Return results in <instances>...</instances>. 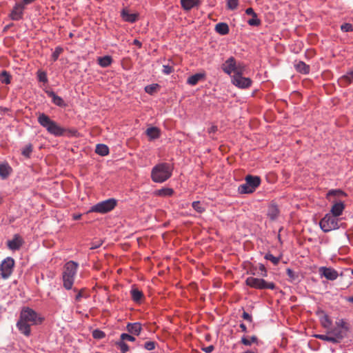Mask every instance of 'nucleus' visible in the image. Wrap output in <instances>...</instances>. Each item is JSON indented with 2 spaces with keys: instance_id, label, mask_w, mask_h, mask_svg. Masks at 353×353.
I'll return each mask as SVG.
<instances>
[{
  "instance_id": "1",
  "label": "nucleus",
  "mask_w": 353,
  "mask_h": 353,
  "mask_svg": "<svg viewBox=\"0 0 353 353\" xmlns=\"http://www.w3.org/2000/svg\"><path fill=\"white\" fill-rule=\"evenodd\" d=\"M42 321L43 318L34 310L30 307H23L21 311L17 327L21 334L29 336L31 334L30 327L40 324Z\"/></svg>"
},
{
  "instance_id": "2",
  "label": "nucleus",
  "mask_w": 353,
  "mask_h": 353,
  "mask_svg": "<svg viewBox=\"0 0 353 353\" xmlns=\"http://www.w3.org/2000/svg\"><path fill=\"white\" fill-rule=\"evenodd\" d=\"M38 123L44 128L47 132L55 137L68 136L76 137L77 130L72 129H66L61 127L57 122L52 120L50 117L44 114L41 113L37 118Z\"/></svg>"
},
{
  "instance_id": "3",
  "label": "nucleus",
  "mask_w": 353,
  "mask_h": 353,
  "mask_svg": "<svg viewBox=\"0 0 353 353\" xmlns=\"http://www.w3.org/2000/svg\"><path fill=\"white\" fill-rule=\"evenodd\" d=\"M79 264L73 261L67 262L62 273L63 285L65 290H71L77 274Z\"/></svg>"
},
{
  "instance_id": "4",
  "label": "nucleus",
  "mask_w": 353,
  "mask_h": 353,
  "mask_svg": "<svg viewBox=\"0 0 353 353\" xmlns=\"http://www.w3.org/2000/svg\"><path fill=\"white\" fill-rule=\"evenodd\" d=\"M172 169L170 164L161 163L156 165L152 170L151 178L155 183H163L172 175Z\"/></svg>"
},
{
  "instance_id": "5",
  "label": "nucleus",
  "mask_w": 353,
  "mask_h": 353,
  "mask_svg": "<svg viewBox=\"0 0 353 353\" xmlns=\"http://www.w3.org/2000/svg\"><path fill=\"white\" fill-rule=\"evenodd\" d=\"M245 183L239 186L238 190L241 194H250L255 191L261 183L258 176L248 175L245 178Z\"/></svg>"
},
{
  "instance_id": "6",
  "label": "nucleus",
  "mask_w": 353,
  "mask_h": 353,
  "mask_svg": "<svg viewBox=\"0 0 353 353\" xmlns=\"http://www.w3.org/2000/svg\"><path fill=\"white\" fill-rule=\"evenodd\" d=\"M221 69L227 74L230 75L232 73L236 74L244 72L245 65L241 63H236L235 59L230 57L222 64Z\"/></svg>"
},
{
  "instance_id": "7",
  "label": "nucleus",
  "mask_w": 353,
  "mask_h": 353,
  "mask_svg": "<svg viewBox=\"0 0 353 353\" xmlns=\"http://www.w3.org/2000/svg\"><path fill=\"white\" fill-rule=\"evenodd\" d=\"M320 228L324 232H329L339 228V219L328 213L321 219L319 223Z\"/></svg>"
},
{
  "instance_id": "8",
  "label": "nucleus",
  "mask_w": 353,
  "mask_h": 353,
  "mask_svg": "<svg viewBox=\"0 0 353 353\" xmlns=\"http://www.w3.org/2000/svg\"><path fill=\"white\" fill-rule=\"evenodd\" d=\"M247 285L259 290L270 289L274 290L276 285L272 282H267L263 279H258L252 276L248 277L245 280Z\"/></svg>"
},
{
  "instance_id": "9",
  "label": "nucleus",
  "mask_w": 353,
  "mask_h": 353,
  "mask_svg": "<svg viewBox=\"0 0 353 353\" xmlns=\"http://www.w3.org/2000/svg\"><path fill=\"white\" fill-rule=\"evenodd\" d=\"M117 205V201L114 199L99 202L91 208L90 212H95L101 214L107 213L112 210Z\"/></svg>"
},
{
  "instance_id": "10",
  "label": "nucleus",
  "mask_w": 353,
  "mask_h": 353,
  "mask_svg": "<svg viewBox=\"0 0 353 353\" xmlns=\"http://www.w3.org/2000/svg\"><path fill=\"white\" fill-rule=\"evenodd\" d=\"M14 265V261L11 257H7L2 261L0 265V271L1 276L3 279H7L10 276L13 271Z\"/></svg>"
},
{
  "instance_id": "11",
  "label": "nucleus",
  "mask_w": 353,
  "mask_h": 353,
  "mask_svg": "<svg viewBox=\"0 0 353 353\" xmlns=\"http://www.w3.org/2000/svg\"><path fill=\"white\" fill-rule=\"evenodd\" d=\"M243 72L233 74L232 76V83L239 88L245 89L251 86L252 80L250 78L243 77Z\"/></svg>"
},
{
  "instance_id": "12",
  "label": "nucleus",
  "mask_w": 353,
  "mask_h": 353,
  "mask_svg": "<svg viewBox=\"0 0 353 353\" xmlns=\"http://www.w3.org/2000/svg\"><path fill=\"white\" fill-rule=\"evenodd\" d=\"M24 9L25 7L23 3H16L10 14V19L14 21L21 19L23 18Z\"/></svg>"
},
{
  "instance_id": "13",
  "label": "nucleus",
  "mask_w": 353,
  "mask_h": 353,
  "mask_svg": "<svg viewBox=\"0 0 353 353\" xmlns=\"http://www.w3.org/2000/svg\"><path fill=\"white\" fill-rule=\"evenodd\" d=\"M319 274L321 276H324L330 281H334L338 277L337 271L330 268L321 267L319 268Z\"/></svg>"
},
{
  "instance_id": "14",
  "label": "nucleus",
  "mask_w": 353,
  "mask_h": 353,
  "mask_svg": "<svg viewBox=\"0 0 353 353\" xmlns=\"http://www.w3.org/2000/svg\"><path fill=\"white\" fill-rule=\"evenodd\" d=\"M332 203H333V205L330 210V214L337 218L338 216L342 214L345 209V205L343 202L340 201H332Z\"/></svg>"
},
{
  "instance_id": "15",
  "label": "nucleus",
  "mask_w": 353,
  "mask_h": 353,
  "mask_svg": "<svg viewBox=\"0 0 353 353\" xmlns=\"http://www.w3.org/2000/svg\"><path fill=\"white\" fill-rule=\"evenodd\" d=\"M23 243V239L18 234H15L12 240H10L7 242L8 247L11 250H19Z\"/></svg>"
},
{
  "instance_id": "16",
  "label": "nucleus",
  "mask_w": 353,
  "mask_h": 353,
  "mask_svg": "<svg viewBox=\"0 0 353 353\" xmlns=\"http://www.w3.org/2000/svg\"><path fill=\"white\" fill-rule=\"evenodd\" d=\"M329 333L333 336L334 339L337 340V343H340L347 336V332L344 330L336 327L329 330Z\"/></svg>"
},
{
  "instance_id": "17",
  "label": "nucleus",
  "mask_w": 353,
  "mask_h": 353,
  "mask_svg": "<svg viewBox=\"0 0 353 353\" xmlns=\"http://www.w3.org/2000/svg\"><path fill=\"white\" fill-rule=\"evenodd\" d=\"M353 83V70L347 72L339 79V83L341 87H346Z\"/></svg>"
},
{
  "instance_id": "18",
  "label": "nucleus",
  "mask_w": 353,
  "mask_h": 353,
  "mask_svg": "<svg viewBox=\"0 0 353 353\" xmlns=\"http://www.w3.org/2000/svg\"><path fill=\"white\" fill-rule=\"evenodd\" d=\"M345 196H346L345 193L341 190H331L327 193L326 198L332 202V201H337L336 198Z\"/></svg>"
},
{
  "instance_id": "19",
  "label": "nucleus",
  "mask_w": 353,
  "mask_h": 353,
  "mask_svg": "<svg viewBox=\"0 0 353 353\" xmlns=\"http://www.w3.org/2000/svg\"><path fill=\"white\" fill-rule=\"evenodd\" d=\"M126 329L130 334L138 336L140 334L142 327L141 323H129L126 326Z\"/></svg>"
},
{
  "instance_id": "20",
  "label": "nucleus",
  "mask_w": 353,
  "mask_h": 353,
  "mask_svg": "<svg viewBox=\"0 0 353 353\" xmlns=\"http://www.w3.org/2000/svg\"><path fill=\"white\" fill-rule=\"evenodd\" d=\"M47 94L52 99V103L56 105L59 107H65L66 105L63 99L61 97L57 95L54 92H47Z\"/></svg>"
},
{
  "instance_id": "21",
  "label": "nucleus",
  "mask_w": 353,
  "mask_h": 353,
  "mask_svg": "<svg viewBox=\"0 0 353 353\" xmlns=\"http://www.w3.org/2000/svg\"><path fill=\"white\" fill-rule=\"evenodd\" d=\"M123 19L130 23H134L137 20V14L130 13L127 9H123L121 13Z\"/></svg>"
},
{
  "instance_id": "22",
  "label": "nucleus",
  "mask_w": 353,
  "mask_h": 353,
  "mask_svg": "<svg viewBox=\"0 0 353 353\" xmlns=\"http://www.w3.org/2000/svg\"><path fill=\"white\" fill-rule=\"evenodd\" d=\"M130 294L132 299L136 303L141 302L144 297L142 291L139 290L137 288H132L130 290Z\"/></svg>"
},
{
  "instance_id": "23",
  "label": "nucleus",
  "mask_w": 353,
  "mask_h": 353,
  "mask_svg": "<svg viewBox=\"0 0 353 353\" xmlns=\"http://www.w3.org/2000/svg\"><path fill=\"white\" fill-rule=\"evenodd\" d=\"M214 30L221 35L228 34L230 30L228 25L225 23H219L216 24Z\"/></svg>"
},
{
  "instance_id": "24",
  "label": "nucleus",
  "mask_w": 353,
  "mask_h": 353,
  "mask_svg": "<svg viewBox=\"0 0 353 353\" xmlns=\"http://www.w3.org/2000/svg\"><path fill=\"white\" fill-rule=\"evenodd\" d=\"M73 291L76 292L74 297L76 302H80L82 298L87 299L90 296V294L88 292L85 288H82L80 290H77V288H74Z\"/></svg>"
},
{
  "instance_id": "25",
  "label": "nucleus",
  "mask_w": 353,
  "mask_h": 353,
  "mask_svg": "<svg viewBox=\"0 0 353 353\" xmlns=\"http://www.w3.org/2000/svg\"><path fill=\"white\" fill-rule=\"evenodd\" d=\"M199 3V0H181V4L184 10H190L192 8L196 6Z\"/></svg>"
},
{
  "instance_id": "26",
  "label": "nucleus",
  "mask_w": 353,
  "mask_h": 353,
  "mask_svg": "<svg viewBox=\"0 0 353 353\" xmlns=\"http://www.w3.org/2000/svg\"><path fill=\"white\" fill-rule=\"evenodd\" d=\"M279 210L277 206L274 204H271L268 208V215L272 219L274 220L277 218Z\"/></svg>"
},
{
  "instance_id": "27",
  "label": "nucleus",
  "mask_w": 353,
  "mask_h": 353,
  "mask_svg": "<svg viewBox=\"0 0 353 353\" xmlns=\"http://www.w3.org/2000/svg\"><path fill=\"white\" fill-rule=\"evenodd\" d=\"M98 63L103 68L108 67L112 62V59L110 56H104L99 57L97 59Z\"/></svg>"
},
{
  "instance_id": "28",
  "label": "nucleus",
  "mask_w": 353,
  "mask_h": 353,
  "mask_svg": "<svg viewBox=\"0 0 353 353\" xmlns=\"http://www.w3.org/2000/svg\"><path fill=\"white\" fill-rule=\"evenodd\" d=\"M146 134L150 139H157L160 135V130L158 128L151 127L147 129Z\"/></svg>"
},
{
  "instance_id": "29",
  "label": "nucleus",
  "mask_w": 353,
  "mask_h": 353,
  "mask_svg": "<svg viewBox=\"0 0 353 353\" xmlns=\"http://www.w3.org/2000/svg\"><path fill=\"white\" fill-rule=\"evenodd\" d=\"M294 66L297 71L303 74H307L310 72L309 65H306L303 61H299L294 64Z\"/></svg>"
},
{
  "instance_id": "30",
  "label": "nucleus",
  "mask_w": 353,
  "mask_h": 353,
  "mask_svg": "<svg viewBox=\"0 0 353 353\" xmlns=\"http://www.w3.org/2000/svg\"><path fill=\"white\" fill-rule=\"evenodd\" d=\"M95 152L101 156H106L109 153V148L104 144H97Z\"/></svg>"
},
{
  "instance_id": "31",
  "label": "nucleus",
  "mask_w": 353,
  "mask_h": 353,
  "mask_svg": "<svg viewBox=\"0 0 353 353\" xmlns=\"http://www.w3.org/2000/svg\"><path fill=\"white\" fill-rule=\"evenodd\" d=\"M315 337L316 339H321L323 341H326L330 342L332 343H334V344L337 343V340L334 339L333 336H332V334H330L329 331H327L326 334H316V335H315Z\"/></svg>"
},
{
  "instance_id": "32",
  "label": "nucleus",
  "mask_w": 353,
  "mask_h": 353,
  "mask_svg": "<svg viewBox=\"0 0 353 353\" xmlns=\"http://www.w3.org/2000/svg\"><path fill=\"white\" fill-rule=\"evenodd\" d=\"M204 77V75L200 73L195 74L194 75L190 76L188 80L187 83L191 85H195L202 78Z\"/></svg>"
},
{
  "instance_id": "33",
  "label": "nucleus",
  "mask_w": 353,
  "mask_h": 353,
  "mask_svg": "<svg viewBox=\"0 0 353 353\" xmlns=\"http://www.w3.org/2000/svg\"><path fill=\"white\" fill-rule=\"evenodd\" d=\"M11 168L8 164L0 165V176L2 179L7 178L10 173Z\"/></svg>"
},
{
  "instance_id": "34",
  "label": "nucleus",
  "mask_w": 353,
  "mask_h": 353,
  "mask_svg": "<svg viewBox=\"0 0 353 353\" xmlns=\"http://www.w3.org/2000/svg\"><path fill=\"white\" fill-rule=\"evenodd\" d=\"M192 206L193 209L199 213H202L205 210L204 204L199 201H194L192 203Z\"/></svg>"
},
{
  "instance_id": "35",
  "label": "nucleus",
  "mask_w": 353,
  "mask_h": 353,
  "mask_svg": "<svg viewBox=\"0 0 353 353\" xmlns=\"http://www.w3.org/2000/svg\"><path fill=\"white\" fill-rule=\"evenodd\" d=\"M336 327L339 328L341 330H344L345 332L347 333L349 330L348 325L343 319H339L338 321H336Z\"/></svg>"
},
{
  "instance_id": "36",
  "label": "nucleus",
  "mask_w": 353,
  "mask_h": 353,
  "mask_svg": "<svg viewBox=\"0 0 353 353\" xmlns=\"http://www.w3.org/2000/svg\"><path fill=\"white\" fill-rule=\"evenodd\" d=\"M0 81L6 84L10 83V76L6 71H3L0 74Z\"/></svg>"
},
{
  "instance_id": "37",
  "label": "nucleus",
  "mask_w": 353,
  "mask_h": 353,
  "mask_svg": "<svg viewBox=\"0 0 353 353\" xmlns=\"http://www.w3.org/2000/svg\"><path fill=\"white\" fill-rule=\"evenodd\" d=\"M287 275L289 277V280L291 282L296 281L298 279V274H296L292 270L288 268L286 270Z\"/></svg>"
},
{
  "instance_id": "38",
  "label": "nucleus",
  "mask_w": 353,
  "mask_h": 353,
  "mask_svg": "<svg viewBox=\"0 0 353 353\" xmlns=\"http://www.w3.org/2000/svg\"><path fill=\"white\" fill-rule=\"evenodd\" d=\"M256 341L257 337L256 336H251L250 339L245 337L241 339V343L245 345H250L252 343H256Z\"/></svg>"
},
{
  "instance_id": "39",
  "label": "nucleus",
  "mask_w": 353,
  "mask_h": 353,
  "mask_svg": "<svg viewBox=\"0 0 353 353\" xmlns=\"http://www.w3.org/2000/svg\"><path fill=\"white\" fill-rule=\"evenodd\" d=\"M265 259L268 261H270L274 265H277L280 261L279 258L273 256L270 253L266 254L265 256Z\"/></svg>"
},
{
  "instance_id": "40",
  "label": "nucleus",
  "mask_w": 353,
  "mask_h": 353,
  "mask_svg": "<svg viewBox=\"0 0 353 353\" xmlns=\"http://www.w3.org/2000/svg\"><path fill=\"white\" fill-rule=\"evenodd\" d=\"M122 353H125L129 350L128 345L122 340L117 343Z\"/></svg>"
},
{
  "instance_id": "41",
  "label": "nucleus",
  "mask_w": 353,
  "mask_h": 353,
  "mask_svg": "<svg viewBox=\"0 0 353 353\" xmlns=\"http://www.w3.org/2000/svg\"><path fill=\"white\" fill-rule=\"evenodd\" d=\"M63 48L58 46L55 48L54 52L52 54V59L53 61H55L58 59L59 55L62 53Z\"/></svg>"
},
{
  "instance_id": "42",
  "label": "nucleus",
  "mask_w": 353,
  "mask_h": 353,
  "mask_svg": "<svg viewBox=\"0 0 353 353\" xmlns=\"http://www.w3.org/2000/svg\"><path fill=\"white\" fill-rule=\"evenodd\" d=\"M239 5L238 0H227V7L230 10H235Z\"/></svg>"
},
{
  "instance_id": "43",
  "label": "nucleus",
  "mask_w": 353,
  "mask_h": 353,
  "mask_svg": "<svg viewBox=\"0 0 353 353\" xmlns=\"http://www.w3.org/2000/svg\"><path fill=\"white\" fill-rule=\"evenodd\" d=\"M157 345V343L154 341H146L143 347L147 350H153L155 349Z\"/></svg>"
},
{
  "instance_id": "44",
  "label": "nucleus",
  "mask_w": 353,
  "mask_h": 353,
  "mask_svg": "<svg viewBox=\"0 0 353 353\" xmlns=\"http://www.w3.org/2000/svg\"><path fill=\"white\" fill-rule=\"evenodd\" d=\"M173 194L172 189L164 188L158 191V194L160 196H171Z\"/></svg>"
},
{
  "instance_id": "45",
  "label": "nucleus",
  "mask_w": 353,
  "mask_h": 353,
  "mask_svg": "<svg viewBox=\"0 0 353 353\" xmlns=\"http://www.w3.org/2000/svg\"><path fill=\"white\" fill-rule=\"evenodd\" d=\"M32 152V146L29 144L26 145L22 150V154L26 157H29Z\"/></svg>"
},
{
  "instance_id": "46",
  "label": "nucleus",
  "mask_w": 353,
  "mask_h": 353,
  "mask_svg": "<svg viewBox=\"0 0 353 353\" xmlns=\"http://www.w3.org/2000/svg\"><path fill=\"white\" fill-rule=\"evenodd\" d=\"M248 23L252 26H258L261 23V21L257 18V15L256 17H252V19L248 21Z\"/></svg>"
},
{
  "instance_id": "47",
  "label": "nucleus",
  "mask_w": 353,
  "mask_h": 353,
  "mask_svg": "<svg viewBox=\"0 0 353 353\" xmlns=\"http://www.w3.org/2000/svg\"><path fill=\"white\" fill-rule=\"evenodd\" d=\"M158 88V85L157 84H152V85H148L145 88V90L147 93L148 94H153L154 92H156L157 89Z\"/></svg>"
},
{
  "instance_id": "48",
  "label": "nucleus",
  "mask_w": 353,
  "mask_h": 353,
  "mask_svg": "<svg viewBox=\"0 0 353 353\" xmlns=\"http://www.w3.org/2000/svg\"><path fill=\"white\" fill-rule=\"evenodd\" d=\"M92 336L94 339H101L105 337V333L101 330H95L92 332Z\"/></svg>"
},
{
  "instance_id": "49",
  "label": "nucleus",
  "mask_w": 353,
  "mask_h": 353,
  "mask_svg": "<svg viewBox=\"0 0 353 353\" xmlns=\"http://www.w3.org/2000/svg\"><path fill=\"white\" fill-rule=\"evenodd\" d=\"M321 323H322V325L323 326V327L328 328L331 325L332 322H331L330 319H329V317L327 315H325L323 317V319H322Z\"/></svg>"
},
{
  "instance_id": "50",
  "label": "nucleus",
  "mask_w": 353,
  "mask_h": 353,
  "mask_svg": "<svg viewBox=\"0 0 353 353\" xmlns=\"http://www.w3.org/2000/svg\"><path fill=\"white\" fill-rule=\"evenodd\" d=\"M121 340L122 341H134L135 338L128 334L123 333L121 334Z\"/></svg>"
},
{
  "instance_id": "51",
  "label": "nucleus",
  "mask_w": 353,
  "mask_h": 353,
  "mask_svg": "<svg viewBox=\"0 0 353 353\" xmlns=\"http://www.w3.org/2000/svg\"><path fill=\"white\" fill-rule=\"evenodd\" d=\"M343 32H347L352 30V26L350 23H343L341 26Z\"/></svg>"
},
{
  "instance_id": "52",
  "label": "nucleus",
  "mask_w": 353,
  "mask_h": 353,
  "mask_svg": "<svg viewBox=\"0 0 353 353\" xmlns=\"http://www.w3.org/2000/svg\"><path fill=\"white\" fill-rule=\"evenodd\" d=\"M163 72L165 74H170V73H172L173 72V68L172 66H170V65H163Z\"/></svg>"
},
{
  "instance_id": "53",
  "label": "nucleus",
  "mask_w": 353,
  "mask_h": 353,
  "mask_svg": "<svg viewBox=\"0 0 353 353\" xmlns=\"http://www.w3.org/2000/svg\"><path fill=\"white\" fill-rule=\"evenodd\" d=\"M259 270L261 272V275L262 276H267L268 272L264 265L260 263L259 266Z\"/></svg>"
},
{
  "instance_id": "54",
  "label": "nucleus",
  "mask_w": 353,
  "mask_h": 353,
  "mask_svg": "<svg viewBox=\"0 0 353 353\" xmlns=\"http://www.w3.org/2000/svg\"><path fill=\"white\" fill-rule=\"evenodd\" d=\"M242 317L244 320H246L248 321H250L251 322L252 321V316L250 314H249L248 312H243V315H242Z\"/></svg>"
},
{
  "instance_id": "55",
  "label": "nucleus",
  "mask_w": 353,
  "mask_h": 353,
  "mask_svg": "<svg viewBox=\"0 0 353 353\" xmlns=\"http://www.w3.org/2000/svg\"><path fill=\"white\" fill-rule=\"evenodd\" d=\"M201 349L205 353H210L214 350V347L213 345H209L208 347H202Z\"/></svg>"
},
{
  "instance_id": "56",
  "label": "nucleus",
  "mask_w": 353,
  "mask_h": 353,
  "mask_svg": "<svg viewBox=\"0 0 353 353\" xmlns=\"http://www.w3.org/2000/svg\"><path fill=\"white\" fill-rule=\"evenodd\" d=\"M102 243L103 242L101 240L96 241V242H93L90 248L91 249L98 248L99 247H100V245L102 244Z\"/></svg>"
},
{
  "instance_id": "57",
  "label": "nucleus",
  "mask_w": 353,
  "mask_h": 353,
  "mask_svg": "<svg viewBox=\"0 0 353 353\" xmlns=\"http://www.w3.org/2000/svg\"><path fill=\"white\" fill-rule=\"evenodd\" d=\"M245 13L248 15H252V17H256V13L252 8H248L245 10Z\"/></svg>"
},
{
  "instance_id": "58",
  "label": "nucleus",
  "mask_w": 353,
  "mask_h": 353,
  "mask_svg": "<svg viewBox=\"0 0 353 353\" xmlns=\"http://www.w3.org/2000/svg\"><path fill=\"white\" fill-rule=\"evenodd\" d=\"M39 79L40 81L45 82L47 80L46 74L43 72L41 73L39 76Z\"/></svg>"
},
{
  "instance_id": "59",
  "label": "nucleus",
  "mask_w": 353,
  "mask_h": 353,
  "mask_svg": "<svg viewBox=\"0 0 353 353\" xmlns=\"http://www.w3.org/2000/svg\"><path fill=\"white\" fill-rule=\"evenodd\" d=\"M216 130H217V127H216V126H215V125H212V126L209 129V132H210V133L215 132Z\"/></svg>"
},
{
  "instance_id": "60",
  "label": "nucleus",
  "mask_w": 353,
  "mask_h": 353,
  "mask_svg": "<svg viewBox=\"0 0 353 353\" xmlns=\"http://www.w3.org/2000/svg\"><path fill=\"white\" fill-rule=\"evenodd\" d=\"M240 327L243 332H247V327L245 326V325L244 323L240 324Z\"/></svg>"
},
{
  "instance_id": "61",
  "label": "nucleus",
  "mask_w": 353,
  "mask_h": 353,
  "mask_svg": "<svg viewBox=\"0 0 353 353\" xmlns=\"http://www.w3.org/2000/svg\"><path fill=\"white\" fill-rule=\"evenodd\" d=\"M133 43H134V45L137 46H138V47H139V48H141V43L139 40H137V39L134 40Z\"/></svg>"
},
{
  "instance_id": "62",
  "label": "nucleus",
  "mask_w": 353,
  "mask_h": 353,
  "mask_svg": "<svg viewBox=\"0 0 353 353\" xmlns=\"http://www.w3.org/2000/svg\"><path fill=\"white\" fill-rule=\"evenodd\" d=\"M346 300L349 302L353 303V296L347 298Z\"/></svg>"
},
{
  "instance_id": "63",
  "label": "nucleus",
  "mask_w": 353,
  "mask_h": 353,
  "mask_svg": "<svg viewBox=\"0 0 353 353\" xmlns=\"http://www.w3.org/2000/svg\"><path fill=\"white\" fill-rule=\"evenodd\" d=\"M81 216V214L74 215V219L77 220V219H80Z\"/></svg>"
},
{
  "instance_id": "64",
  "label": "nucleus",
  "mask_w": 353,
  "mask_h": 353,
  "mask_svg": "<svg viewBox=\"0 0 353 353\" xmlns=\"http://www.w3.org/2000/svg\"><path fill=\"white\" fill-rule=\"evenodd\" d=\"M245 353H254V352H252V351H247V352H245Z\"/></svg>"
}]
</instances>
